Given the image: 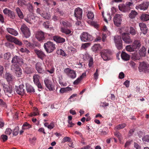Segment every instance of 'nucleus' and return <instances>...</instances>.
<instances>
[{
  "mask_svg": "<svg viewBox=\"0 0 149 149\" xmlns=\"http://www.w3.org/2000/svg\"><path fill=\"white\" fill-rule=\"evenodd\" d=\"M133 3L130 2H127L125 4L123 3L119 5L118 7L119 10L123 12H128L133 7Z\"/></svg>",
  "mask_w": 149,
  "mask_h": 149,
  "instance_id": "1",
  "label": "nucleus"
},
{
  "mask_svg": "<svg viewBox=\"0 0 149 149\" xmlns=\"http://www.w3.org/2000/svg\"><path fill=\"white\" fill-rule=\"evenodd\" d=\"M44 47L47 53H51L56 49L55 44L51 41H48L45 43Z\"/></svg>",
  "mask_w": 149,
  "mask_h": 149,
  "instance_id": "2",
  "label": "nucleus"
},
{
  "mask_svg": "<svg viewBox=\"0 0 149 149\" xmlns=\"http://www.w3.org/2000/svg\"><path fill=\"white\" fill-rule=\"evenodd\" d=\"M20 30L26 38H28L30 36L31 33L29 29L25 24H23L21 26Z\"/></svg>",
  "mask_w": 149,
  "mask_h": 149,
  "instance_id": "3",
  "label": "nucleus"
},
{
  "mask_svg": "<svg viewBox=\"0 0 149 149\" xmlns=\"http://www.w3.org/2000/svg\"><path fill=\"white\" fill-rule=\"evenodd\" d=\"M111 54V51L108 49H105L101 52V57L104 61H107L110 59V56Z\"/></svg>",
  "mask_w": 149,
  "mask_h": 149,
  "instance_id": "4",
  "label": "nucleus"
},
{
  "mask_svg": "<svg viewBox=\"0 0 149 149\" xmlns=\"http://www.w3.org/2000/svg\"><path fill=\"white\" fill-rule=\"evenodd\" d=\"M82 41L83 42L90 41L93 40V36L88 33L83 32L80 36Z\"/></svg>",
  "mask_w": 149,
  "mask_h": 149,
  "instance_id": "5",
  "label": "nucleus"
},
{
  "mask_svg": "<svg viewBox=\"0 0 149 149\" xmlns=\"http://www.w3.org/2000/svg\"><path fill=\"white\" fill-rule=\"evenodd\" d=\"M139 68L140 72H148L149 70V65L147 62H143L140 63Z\"/></svg>",
  "mask_w": 149,
  "mask_h": 149,
  "instance_id": "6",
  "label": "nucleus"
},
{
  "mask_svg": "<svg viewBox=\"0 0 149 149\" xmlns=\"http://www.w3.org/2000/svg\"><path fill=\"white\" fill-rule=\"evenodd\" d=\"M114 40L117 49L118 50L122 49L123 45L121 37L118 36H115L114 38Z\"/></svg>",
  "mask_w": 149,
  "mask_h": 149,
  "instance_id": "7",
  "label": "nucleus"
},
{
  "mask_svg": "<svg viewBox=\"0 0 149 149\" xmlns=\"http://www.w3.org/2000/svg\"><path fill=\"white\" fill-rule=\"evenodd\" d=\"M14 90L17 94L20 95H24L25 92L24 86L23 84H20L18 86H15Z\"/></svg>",
  "mask_w": 149,
  "mask_h": 149,
  "instance_id": "8",
  "label": "nucleus"
},
{
  "mask_svg": "<svg viewBox=\"0 0 149 149\" xmlns=\"http://www.w3.org/2000/svg\"><path fill=\"white\" fill-rule=\"evenodd\" d=\"M64 72L69 77L72 79H74L76 77L75 71L70 68H67L65 69Z\"/></svg>",
  "mask_w": 149,
  "mask_h": 149,
  "instance_id": "9",
  "label": "nucleus"
},
{
  "mask_svg": "<svg viewBox=\"0 0 149 149\" xmlns=\"http://www.w3.org/2000/svg\"><path fill=\"white\" fill-rule=\"evenodd\" d=\"M6 38L9 41L13 42L16 45L21 46L22 45V43L16 38L10 35H6Z\"/></svg>",
  "mask_w": 149,
  "mask_h": 149,
  "instance_id": "10",
  "label": "nucleus"
},
{
  "mask_svg": "<svg viewBox=\"0 0 149 149\" xmlns=\"http://www.w3.org/2000/svg\"><path fill=\"white\" fill-rule=\"evenodd\" d=\"M83 10L80 8L78 7L74 10V15L77 18L79 19H82Z\"/></svg>",
  "mask_w": 149,
  "mask_h": 149,
  "instance_id": "11",
  "label": "nucleus"
},
{
  "mask_svg": "<svg viewBox=\"0 0 149 149\" xmlns=\"http://www.w3.org/2000/svg\"><path fill=\"white\" fill-rule=\"evenodd\" d=\"M113 22L115 25L119 26L121 24L122 17L120 14H116L115 15L113 18Z\"/></svg>",
  "mask_w": 149,
  "mask_h": 149,
  "instance_id": "12",
  "label": "nucleus"
},
{
  "mask_svg": "<svg viewBox=\"0 0 149 149\" xmlns=\"http://www.w3.org/2000/svg\"><path fill=\"white\" fill-rule=\"evenodd\" d=\"M36 37L39 41H42L45 39V33L41 31H38L36 33Z\"/></svg>",
  "mask_w": 149,
  "mask_h": 149,
  "instance_id": "13",
  "label": "nucleus"
},
{
  "mask_svg": "<svg viewBox=\"0 0 149 149\" xmlns=\"http://www.w3.org/2000/svg\"><path fill=\"white\" fill-rule=\"evenodd\" d=\"M36 69L39 73L43 74L45 73V71L42 67V65L40 62H37L36 64Z\"/></svg>",
  "mask_w": 149,
  "mask_h": 149,
  "instance_id": "14",
  "label": "nucleus"
},
{
  "mask_svg": "<svg viewBox=\"0 0 149 149\" xmlns=\"http://www.w3.org/2000/svg\"><path fill=\"white\" fill-rule=\"evenodd\" d=\"M122 38L124 42L127 43H130L132 42V40L130 38L129 34L123 33L122 34Z\"/></svg>",
  "mask_w": 149,
  "mask_h": 149,
  "instance_id": "15",
  "label": "nucleus"
},
{
  "mask_svg": "<svg viewBox=\"0 0 149 149\" xmlns=\"http://www.w3.org/2000/svg\"><path fill=\"white\" fill-rule=\"evenodd\" d=\"M149 6V2H146L139 5L136 7L137 9H139L144 10H147Z\"/></svg>",
  "mask_w": 149,
  "mask_h": 149,
  "instance_id": "16",
  "label": "nucleus"
},
{
  "mask_svg": "<svg viewBox=\"0 0 149 149\" xmlns=\"http://www.w3.org/2000/svg\"><path fill=\"white\" fill-rule=\"evenodd\" d=\"M44 83L45 86L49 91H52L53 90L52 84V81L47 78H45L44 80Z\"/></svg>",
  "mask_w": 149,
  "mask_h": 149,
  "instance_id": "17",
  "label": "nucleus"
},
{
  "mask_svg": "<svg viewBox=\"0 0 149 149\" xmlns=\"http://www.w3.org/2000/svg\"><path fill=\"white\" fill-rule=\"evenodd\" d=\"M11 63L13 64H16L15 63L21 64L23 63L21 58L17 56H15L13 58L11 61Z\"/></svg>",
  "mask_w": 149,
  "mask_h": 149,
  "instance_id": "18",
  "label": "nucleus"
},
{
  "mask_svg": "<svg viewBox=\"0 0 149 149\" xmlns=\"http://www.w3.org/2000/svg\"><path fill=\"white\" fill-rule=\"evenodd\" d=\"M139 26L143 33L145 35L147 33L148 30L146 24L143 22L140 23H139Z\"/></svg>",
  "mask_w": 149,
  "mask_h": 149,
  "instance_id": "19",
  "label": "nucleus"
},
{
  "mask_svg": "<svg viewBox=\"0 0 149 149\" xmlns=\"http://www.w3.org/2000/svg\"><path fill=\"white\" fill-rule=\"evenodd\" d=\"M34 52L38 56V57L42 60H43L44 58L46 57L45 54L41 51L36 49L34 50Z\"/></svg>",
  "mask_w": 149,
  "mask_h": 149,
  "instance_id": "20",
  "label": "nucleus"
},
{
  "mask_svg": "<svg viewBox=\"0 0 149 149\" xmlns=\"http://www.w3.org/2000/svg\"><path fill=\"white\" fill-rule=\"evenodd\" d=\"M5 77L9 84L11 83L14 79L13 75L9 72H6L5 73Z\"/></svg>",
  "mask_w": 149,
  "mask_h": 149,
  "instance_id": "21",
  "label": "nucleus"
},
{
  "mask_svg": "<svg viewBox=\"0 0 149 149\" xmlns=\"http://www.w3.org/2000/svg\"><path fill=\"white\" fill-rule=\"evenodd\" d=\"M132 45L136 51L138 50L141 46V44L139 40H136L133 43Z\"/></svg>",
  "mask_w": 149,
  "mask_h": 149,
  "instance_id": "22",
  "label": "nucleus"
},
{
  "mask_svg": "<svg viewBox=\"0 0 149 149\" xmlns=\"http://www.w3.org/2000/svg\"><path fill=\"white\" fill-rule=\"evenodd\" d=\"M53 40L58 43H61L64 42L65 41V39L58 36H54Z\"/></svg>",
  "mask_w": 149,
  "mask_h": 149,
  "instance_id": "23",
  "label": "nucleus"
},
{
  "mask_svg": "<svg viewBox=\"0 0 149 149\" xmlns=\"http://www.w3.org/2000/svg\"><path fill=\"white\" fill-rule=\"evenodd\" d=\"M61 31L62 33H64L66 35H71L72 34L71 30L68 29L67 27H61Z\"/></svg>",
  "mask_w": 149,
  "mask_h": 149,
  "instance_id": "24",
  "label": "nucleus"
},
{
  "mask_svg": "<svg viewBox=\"0 0 149 149\" xmlns=\"http://www.w3.org/2000/svg\"><path fill=\"white\" fill-rule=\"evenodd\" d=\"M6 29L8 33L15 36H16L18 35V32L13 29L8 28Z\"/></svg>",
  "mask_w": 149,
  "mask_h": 149,
  "instance_id": "25",
  "label": "nucleus"
},
{
  "mask_svg": "<svg viewBox=\"0 0 149 149\" xmlns=\"http://www.w3.org/2000/svg\"><path fill=\"white\" fill-rule=\"evenodd\" d=\"M92 49L93 52H98L100 51L101 47L99 44H95L93 46Z\"/></svg>",
  "mask_w": 149,
  "mask_h": 149,
  "instance_id": "26",
  "label": "nucleus"
},
{
  "mask_svg": "<svg viewBox=\"0 0 149 149\" xmlns=\"http://www.w3.org/2000/svg\"><path fill=\"white\" fill-rule=\"evenodd\" d=\"M141 19L143 21H147L149 20V15L143 13L141 14L140 17Z\"/></svg>",
  "mask_w": 149,
  "mask_h": 149,
  "instance_id": "27",
  "label": "nucleus"
},
{
  "mask_svg": "<svg viewBox=\"0 0 149 149\" xmlns=\"http://www.w3.org/2000/svg\"><path fill=\"white\" fill-rule=\"evenodd\" d=\"M121 57L122 58L124 61H127L130 58L129 55L124 52H122Z\"/></svg>",
  "mask_w": 149,
  "mask_h": 149,
  "instance_id": "28",
  "label": "nucleus"
},
{
  "mask_svg": "<svg viewBox=\"0 0 149 149\" xmlns=\"http://www.w3.org/2000/svg\"><path fill=\"white\" fill-rule=\"evenodd\" d=\"M17 14L19 18L20 19H23L24 16L23 14L21 9L18 7H17L15 9Z\"/></svg>",
  "mask_w": 149,
  "mask_h": 149,
  "instance_id": "29",
  "label": "nucleus"
},
{
  "mask_svg": "<svg viewBox=\"0 0 149 149\" xmlns=\"http://www.w3.org/2000/svg\"><path fill=\"white\" fill-rule=\"evenodd\" d=\"M3 88L5 92L10 94H11L12 93L13 88L11 86L6 85L3 86Z\"/></svg>",
  "mask_w": 149,
  "mask_h": 149,
  "instance_id": "30",
  "label": "nucleus"
},
{
  "mask_svg": "<svg viewBox=\"0 0 149 149\" xmlns=\"http://www.w3.org/2000/svg\"><path fill=\"white\" fill-rule=\"evenodd\" d=\"M12 68L13 70H14L15 72H17L22 70L20 67L17 64H12Z\"/></svg>",
  "mask_w": 149,
  "mask_h": 149,
  "instance_id": "31",
  "label": "nucleus"
},
{
  "mask_svg": "<svg viewBox=\"0 0 149 149\" xmlns=\"http://www.w3.org/2000/svg\"><path fill=\"white\" fill-rule=\"evenodd\" d=\"M139 52V53L141 56L142 57L145 56L146 55V49L145 47L143 46L141 48Z\"/></svg>",
  "mask_w": 149,
  "mask_h": 149,
  "instance_id": "32",
  "label": "nucleus"
},
{
  "mask_svg": "<svg viewBox=\"0 0 149 149\" xmlns=\"http://www.w3.org/2000/svg\"><path fill=\"white\" fill-rule=\"evenodd\" d=\"M72 90V89L71 88L68 87L66 88H61L59 91L60 93H63L67 91H70Z\"/></svg>",
  "mask_w": 149,
  "mask_h": 149,
  "instance_id": "33",
  "label": "nucleus"
},
{
  "mask_svg": "<svg viewBox=\"0 0 149 149\" xmlns=\"http://www.w3.org/2000/svg\"><path fill=\"white\" fill-rule=\"evenodd\" d=\"M31 126L27 122L24 123L22 127V129L23 130L28 129L31 128Z\"/></svg>",
  "mask_w": 149,
  "mask_h": 149,
  "instance_id": "34",
  "label": "nucleus"
},
{
  "mask_svg": "<svg viewBox=\"0 0 149 149\" xmlns=\"http://www.w3.org/2000/svg\"><path fill=\"white\" fill-rule=\"evenodd\" d=\"M40 77L38 74H35L33 76V81L35 84H37V83L40 82Z\"/></svg>",
  "mask_w": 149,
  "mask_h": 149,
  "instance_id": "35",
  "label": "nucleus"
},
{
  "mask_svg": "<svg viewBox=\"0 0 149 149\" xmlns=\"http://www.w3.org/2000/svg\"><path fill=\"white\" fill-rule=\"evenodd\" d=\"M126 126V124L125 123H122L116 126L115 130H119L124 128Z\"/></svg>",
  "mask_w": 149,
  "mask_h": 149,
  "instance_id": "36",
  "label": "nucleus"
},
{
  "mask_svg": "<svg viewBox=\"0 0 149 149\" xmlns=\"http://www.w3.org/2000/svg\"><path fill=\"white\" fill-rule=\"evenodd\" d=\"M25 72L27 74H30L33 73V69L31 67H26L24 70Z\"/></svg>",
  "mask_w": 149,
  "mask_h": 149,
  "instance_id": "37",
  "label": "nucleus"
},
{
  "mask_svg": "<svg viewBox=\"0 0 149 149\" xmlns=\"http://www.w3.org/2000/svg\"><path fill=\"white\" fill-rule=\"evenodd\" d=\"M137 13L134 10H132L129 14V16L131 19L134 18L137 15Z\"/></svg>",
  "mask_w": 149,
  "mask_h": 149,
  "instance_id": "38",
  "label": "nucleus"
},
{
  "mask_svg": "<svg viewBox=\"0 0 149 149\" xmlns=\"http://www.w3.org/2000/svg\"><path fill=\"white\" fill-rule=\"evenodd\" d=\"M132 45L127 46L126 47V50L129 52H132L134 51H136L135 49H134Z\"/></svg>",
  "mask_w": 149,
  "mask_h": 149,
  "instance_id": "39",
  "label": "nucleus"
},
{
  "mask_svg": "<svg viewBox=\"0 0 149 149\" xmlns=\"http://www.w3.org/2000/svg\"><path fill=\"white\" fill-rule=\"evenodd\" d=\"M137 31L135 29L132 27H130V33L132 36H134L136 35Z\"/></svg>",
  "mask_w": 149,
  "mask_h": 149,
  "instance_id": "40",
  "label": "nucleus"
},
{
  "mask_svg": "<svg viewBox=\"0 0 149 149\" xmlns=\"http://www.w3.org/2000/svg\"><path fill=\"white\" fill-rule=\"evenodd\" d=\"M26 90L28 92H34L35 90L33 87L30 85H28L26 86Z\"/></svg>",
  "mask_w": 149,
  "mask_h": 149,
  "instance_id": "41",
  "label": "nucleus"
},
{
  "mask_svg": "<svg viewBox=\"0 0 149 149\" xmlns=\"http://www.w3.org/2000/svg\"><path fill=\"white\" fill-rule=\"evenodd\" d=\"M41 16L46 19H49L51 18L50 15L47 13H45L41 14Z\"/></svg>",
  "mask_w": 149,
  "mask_h": 149,
  "instance_id": "42",
  "label": "nucleus"
},
{
  "mask_svg": "<svg viewBox=\"0 0 149 149\" xmlns=\"http://www.w3.org/2000/svg\"><path fill=\"white\" fill-rule=\"evenodd\" d=\"M57 53L58 54H59L63 56H65L67 55L65 52L62 49H60L58 50Z\"/></svg>",
  "mask_w": 149,
  "mask_h": 149,
  "instance_id": "43",
  "label": "nucleus"
},
{
  "mask_svg": "<svg viewBox=\"0 0 149 149\" xmlns=\"http://www.w3.org/2000/svg\"><path fill=\"white\" fill-rule=\"evenodd\" d=\"M27 9L30 13H33L34 11L33 7L31 4H28L27 6Z\"/></svg>",
  "mask_w": 149,
  "mask_h": 149,
  "instance_id": "44",
  "label": "nucleus"
},
{
  "mask_svg": "<svg viewBox=\"0 0 149 149\" xmlns=\"http://www.w3.org/2000/svg\"><path fill=\"white\" fill-rule=\"evenodd\" d=\"M61 24L64 27L67 28V27H70V26L68 22L66 21H63L60 22Z\"/></svg>",
  "mask_w": 149,
  "mask_h": 149,
  "instance_id": "45",
  "label": "nucleus"
},
{
  "mask_svg": "<svg viewBox=\"0 0 149 149\" xmlns=\"http://www.w3.org/2000/svg\"><path fill=\"white\" fill-rule=\"evenodd\" d=\"M19 127L18 126L15 127L13 132V135L16 136L17 135L19 132Z\"/></svg>",
  "mask_w": 149,
  "mask_h": 149,
  "instance_id": "46",
  "label": "nucleus"
},
{
  "mask_svg": "<svg viewBox=\"0 0 149 149\" xmlns=\"http://www.w3.org/2000/svg\"><path fill=\"white\" fill-rule=\"evenodd\" d=\"M88 18L89 19H92L94 17V15L93 12H89L87 15Z\"/></svg>",
  "mask_w": 149,
  "mask_h": 149,
  "instance_id": "47",
  "label": "nucleus"
},
{
  "mask_svg": "<svg viewBox=\"0 0 149 149\" xmlns=\"http://www.w3.org/2000/svg\"><path fill=\"white\" fill-rule=\"evenodd\" d=\"M17 3L19 6H22L25 5V1L24 0H18Z\"/></svg>",
  "mask_w": 149,
  "mask_h": 149,
  "instance_id": "48",
  "label": "nucleus"
},
{
  "mask_svg": "<svg viewBox=\"0 0 149 149\" xmlns=\"http://www.w3.org/2000/svg\"><path fill=\"white\" fill-rule=\"evenodd\" d=\"M88 66L89 67H91L92 66L93 63V58L91 57H89V59L88 60Z\"/></svg>",
  "mask_w": 149,
  "mask_h": 149,
  "instance_id": "49",
  "label": "nucleus"
},
{
  "mask_svg": "<svg viewBox=\"0 0 149 149\" xmlns=\"http://www.w3.org/2000/svg\"><path fill=\"white\" fill-rule=\"evenodd\" d=\"M8 16L11 18L14 19L15 18V15L14 12L12 11H11L9 13Z\"/></svg>",
  "mask_w": 149,
  "mask_h": 149,
  "instance_id": "50",
  "label": "nucleus"
},
{
  "mask_svg": "<svg viewBox=\"0 0 149 149\" xmlns=\"http://www.w3.org/2000/svg\"><path fill=\"white\" fill-rule=\"evenodd\" d=\"M11 54L9 52H7L4 55V58L5 59L8 60L10 57Z\"/></svg>",
  "mask_w": 149,
  "mask_h": 149,
  "instance_id": "51",
  "label": "nucleus"
},
{
  "mask_svg": "<svg viewBox=\"0 0 149 149\" xmlns=\"http://www.w3.org/2000/svg\"><path fill=\"white\" fill-rule=\"evenodd\" d=\"M98 70L97 69L96 70L95 72L94 73L93 75V77L94 79L95 80H97L98 79V77L99 76L98 74Z\"/></svg>",
  "mask_w": 149,
  "mask_h": 149,
  "instance_id": "52",
  "label": "nucleus"
},
{
  "mask_svg": "<svg viewBox=\"0 0 149 149\" xmlns=\"http://www.w3.org/2000/svg\"><path fill=\"white\" fill-rule=\"evenodd\" d=\"M15 73L16 76L17 77H21V76L22 74V70H21L19 71H17V72H15Z\"/></svg>",
  "mask_w": 149,
  "mask_h": 149,
  "instance_id": "53",
  "label": "nucleus"
},
{
  "mask_svg": "<svg viewBox=\"0 0 149 149\" xmlns=\"http://www.w3.org/2000/svg\"><path fill=\"white\" fill-rule=\"evenodd\" d=\"M91 43L89 42H87L83 43L82 44L81 47L83 49H85L90 46Z\"/></svg>",
  "mask_w": 149,
  "mask_h": 149,
  "instance_id": "54",
  "label": "nucleus"
},
{
  "mask_svg": "<svg viewBox=\"0 0 149 149\" xmlns=\"http://www.w3.org/2000/svg\"><path fill=\"white\" fill-rule=\"evenodd\" d=\"M11 11V10L7 8H5L3 10V12L5 15H8Z\"/></svg>",
  "mask_w": 149,
  "mask_h": 149,
  "instance_id": "55",
  "label": "nucleus"
},
{
  "mask_svg": "<svg viewBox=\"0 0 149 149\" xmlns=\"http://www.w3.org/2000/svg\"><path fill=\"white\" fill-rule=\"evenodd\" d=\"M20 51L22 52H26L27 54L30 52L26 48H21L20 49Z\"/></svg>",
  "mask_w": 149,
  "mask_h": 149,
  "instance_id": "56",
  "label": "nucleus"
},
{
  "mask_svg": "<svg viewBox=\"0 0 149 149\" xmlns=\"http://www.w3.org/2000/svg\"><path fill=\"white\" fill-rule=\"evenodd\" d=\"M6 45L8 47L11 49H13L14 48V45L12 43H7L6 44Z\"/></svg>",
  "mask_w": 149,
  "mask_h": 149,
  "instance_id": "57",
  "label": "nucleus"
},
{
  "mask_svg": "<svg viewBox=\"0 0 149 149\" xmlns=\"http://www.w3.org/2000/svg\"><path fill=\"white\" fill-rule=\"evenodd\" d=\"M114 135L118 138V139H120L121 136V134L119 132H116L114 133Z\"/></svg>",
  "mask_w": 149,
  "mask_h": 149,
  "instance_id": "58",
  "label": "nucleus"
},
{
  "mask_svg": "<svg viewBox=\"0 0 149 149\" xmlns=\"http://www.w3.org/2000/svg\"><path fill=\"white\" fill-rule=\"evenodd\" d=\"M81 80V79H80L79 77H78L77 79L76 80L74 81L73 84L74 85H77L79 83Z\"/></svg>",
  "mask_w": 149,
  "mask_h": 149,
  "instance_id": "59",
  "label": "nucleus"
},
{
  "mask_svg": "<svg viewBox=\"0 0 149 149\" xmlns=\"http://www.w3.org/2000/svg\"><path fill=\"white\" fill-rule=\"evenodd\" d=\"M71 141V139L69 137L66 136L63 139V142L67 141L70 142Z\"/></svg>",
  "mask_w": 149,
  "mask_h": 149,
  "instance_id": "60",
  "label": "nucleus"
},
{
  "mask_svg": "<svg viewBox=\"0 0 149 149\" xmlns=\"http://www.w3.org/2000/svg\"><path fill=\"white\" fill-rule=\"evenodd\" d=\"M1 138L3 141H5L8 139V136L6 135H2L1 136Z\"/></svg>",
  "mask_w": 149,
  "mask_h": 149,
  "instance_id": "61",
  "label": "nucleus"
},
{
  "mask_svg": "<svg viewBox=\"0 0 149 149\" xmlns=\"http://www.w3.org/2000/svg\"><path fill=\"white\" fill-rule=\"evenodd\" d=\"M12 130L10 128H7L5 131V133L6 134L10 135L12 133Z\"/></svg>",
  "mask_w": 149,
  "mask_h": 149,
  "instance_id": "62",
  "label": "nucleus"
},
{
  "mask_svg": "<svg viewBox=\"0 0 149 149\" xmlns=\"http://www.w3.org/2000/svg\"><path fill=\"white\" fill-rule=\"evenodd\" d=\"M54 127V123L52 122L50 123V124L49 125L48 128L49 129L51 130L53 129Z\"/></svg>",
  "mask_w": 149,
  "mask_h": 149,
  "instance_id": "63",
  "label": "nucleus"
},
{
  "mask_svg": "<svg viewBox=\"0 0 149 149\" xmlns=\"http://www.w3.org/2000/svg\"><path fill=\"white\" fill-rule=\"evenodd\" d=\"M39 114V113H38V112H35L33 111V112H31L30 114V116L31 117H32L33 116H35L37 115H38Z\"/></svg>",
  "mask_w": 149,
  "mask_h": 149,
  "instance_id": "64",
  "label": "nucleus"
}]
</instances>
